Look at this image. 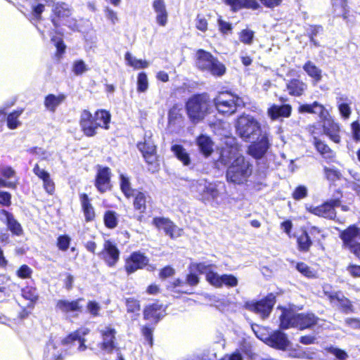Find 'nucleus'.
<instances>
[{"instance_id":"1","label":"nucleus","mask_w":360,"mask_h":360,"mask_svg":"<svg viewBox=\"0 0 360 360\" xmlns=\"http://www.w3.org/2000/svg\"><path fill=\"white\" fill-rule=\"evenodd\" d=\"M212 105V101L206 94L192 96L186 105L188 118L194 124L200 122L211 112Z\"/></svg>"},{"instance_id":"2","label":"nucleus","mask_w":360,"mask_h":360,"mask_svg":"<svg viewBox=\"0 0 360 360\" xmlns=\"http://www.w3.org/2000/svg\"><path fill=\"white\" fill-rule=\"evenodd\" d=\"M281 311L280 327L282 329L297 328L300 330H304L311 328L318 321V318L311 313L296 314L291 310L283 308H281Z\"/></svg>"},{"instance_id":"3","label":"nucleus","mask_w":360,"mask_h":360,"mask_svg":"<svg viewBox=\"0 0 360 360\" xmlns=\"http://www.w3.org/2000/svg\"><path fill=\"white\" fill-rule=\"evenodd\" d=\"M236 133L245 142H251L258 139L266 132L263 131L260 123L252 116L243 115L236 122Z\"/></svg>"},{"instance_id":"4","label":"nucleus","mask_w":360,"mask_h":360,"mask_svg":"<svg viewBox=\"0 0 360 360\" xmlns=\"http://www.w3.org/2000/svg\"><path fill=\"white\" fill-rule=\"evenodd\" d=\"M252 173V165L245 157H238L228 166L226 179L235 184L246 183Z\"/></svg>"},{"instance_id":"5","label":"nucleus","mask_w":360,"mask_h":360,"mask_svg":"<svg viewBox=\"0 0 360 360\" xmlns=\"http://www.w3.org/2000/svg\"><path fill=\"white\" fill-rule=\"evenodd\" d=\"M212 103L219 113L226 115L235 113L238 108L244 105L242 98L229 91L219 93Z\"/></svg>"},{"instance_id":"6","label":"nucleus","mask_w":360,"mask_h":360,"mask_svg":"<svg viewBox=\"0 0 360 360\" xmlns=\"http://www.w3.org/2000/svg\"><path fill=\"white\" fill-rule=\"evenodd\" d=\"M198 68L210 72L216 77H221L226 72V67L210 53L199 49L196 53Z\"/></svg>"},{"instance_id":"7","label":"nucleus","mask_w":360,"mask_h":360,"mask_svg":"<svg viewBox=\"0 0 360 360\" xmlns=\"http://www.w3.org/2000/svg\"><path fill=\"white\" fill-rule=\"evenodd\" d=\"M238 157H244L240 154V146L233 137H226L221 148L219 162L224 165L229 166L233 160Z\"/></svg>"},{"instance_id":"8","label":"nucleus","mask_w":360,"mask_h":360,"mask_svg":"<svg viewBox=\"0 0 360 360\" xmlns=\"http://www.w3.org/2000/svg\"><path fill=\"white\" fill-rule=\"evenodd\" d=\"M88 333L89 330L87 329L78 330L61 339V344L65 348V352H68L69 354H73L72 347L75 346L77 343L78 345L77 348L78 352H84L86 350L87 346L85 345L86 339L84 336Z\"/></svg>"},{"instance_id":"9","label":"nucleus","mask_w":360,"mask_h":360,"mask_svg":"<svg viewBox=\"0 0 360 360\" xmlns=\"http://www.w3.org/2000/svg\"><path fill=\"white\" fill-rule=\"evenodd\" d=\"M250 143L251 144L248 146L247 152L255 159L262 158L271 146L269 134L266 131L260 135L258 139Z\"/></svg>"},{"instance_id":"10","label":"nucleus","mask_w":360,"mask_h":360,"mask_svg":"<svg viewBox=\"0 0 360 360\" xmlns=\"http://www.w3.org/2000/svg\"><path fill=\"white\" fill-rule=\"evenodd\" d=\"M323 292L330 303L340 307L345 312L352 311L351 302L341 292L333 291L330 285H323Z\"/></svg>"},{"instance_id":"11","label":"nucleus","mask_w":360,"mask_h":360,"mask_svg":"<svg viewBox=\"0 0 360 360\" xmlns=\"http://www.w3.org/2000/svg\"><path fill=\"white\" fill-rule=\"evenodd\" d=\"M275 298L272 295L259 302H248L245 303V308L254 311L262 318L267 317L271 311L275 304Z\"/></svg>"},{"instance_id":"12","label":"nucleus","mask_w":360,"mask_h":360,"mask_svg":"<svg viewBox=\"0 0 360 360\" xmlns=\"http://www.w3.org/2000/svg\"><path fill=\"white\" fill-rule=\"evenodd\" d=\"M339 206H340V200L335 199L320 206L310 207L309 212L319 217L333 219L335 217V207Z\"/></svg>"},{"instance_id":"13","label":"nucleus","mask_w":360,"mask_h":360,"mask_svg":"<svg viewBox=\"0 0 360 360\" xmlns=\"http://www.w3.org/2000/svg\"><path fill=\"white\" fill-rule=\"evenodd\" d=\"M68 354L61 344L60 340L50 341L44 352V358L46 360H62L63 356Z\"/></svg>"},{"instance_id":"14","label":"nucleus","mask_w":360,"mask_h":360,"mask_svg":"<svg viewBox=\"0 0 360 360\" xmlns=\"http://www.w3.org/2000/svg\"><path fill=\"white\" fill-rule=\"evenodd\" d=\"M100 333L102 337L100 348L107 353L112 352L115 347V329L110 326H105L100 330Z\"/></svg>"},{"instance_id":"15","label":"nucleus","mask_w":360,"mask_h":360,"mask_svg":"<svg viewBox=\"0 0 360 360\" xmlns=\"http://www.w3.org/2000/svg\"><path fill=\"white\" fill-rule=\"evenodd\" d=\"M325 116L321 117L323 120V129L324 134L328 136L331 141L338 143L340 141V127L338 123L330 117L328 112L325 114Z\"/></svg>"},{"instance_id":"16","label":"nucleus","mask_w":360,"mask_h":360,"mask_svg":"<svg viewBox=\"0 0 360 360\" xmlns=\"http://www.w3.org/2000/svg\"><path fill=\"white\" fill-rule=\"evenodd\" d=\"M100 256L109 266H113L120 259V251L115 244L110 240H106Z\"/></svg>"},{"instance_id":"17","label":"nucleus","mask_w":360,"mask_h":360,"mask_svg":"<svg viewBox=\"0 0 360 360\" xmlns=\"http://www.w3.org/2000/svg\"><path fill=\"white\" fill-rule=\"evenodd\" d=\"M340 238L342 240L343 247L349 249L351 246L358 243L357 241L360 240V228L355 225L349 226L341 231Z\"/></svg>"},{"instance_id":"18","label":"nucleus","mask_w":360,"mask_h":360,"mask_svg":"<svg viewBox=\"0 0 360 360\" xmlns=\"http://www.w3.org/2000/svg\"><path fill=\"white\" fill-rule=\"evenodd\" d=\"M111 172L108 167H99L95 181V186L100 193L110 190Z\"/></svg>"},{"instance_id":"19","label":"nucleus","mask_w":360,"mask_h":360,"mask_svg":"<svg viewBox=\"0 0 360 360\" xmlns=\"http://www.w3.org/2000/svg\"><path fill=\"white\" fill-rule=\"evenodd\" d=\"M137 147L148 164H153L156 161V147L150 136L147 137L146 135L144 142L139 143Z\"/></svg>"},{"instance_id":"20","label":"nucleus","mask_w":360,"mask_h":360,"mask_svg":"<svg viewBox=\"0 0 360 360\" xmlns=\"http://www.w3.org/2000/svg\"><path fill=\"white\" fill-rule=\"evenodd\" d=\"M153 224L158 229H163L165 233L171 238H177L181 236V231L169 219L164 217H155Z\"/></svg>"},{"instance_id":"21","label":"nucleus","mask_w":360,"mask_h":360,"mask_svg":"<svg viewBox=\"0 0 360 360\" xmlns=\"http://www.w3.org/2000/svg\"><path fill=\"white\" fill-rule=\"evenodd\" d=\"M148 259L140 252H134L127 259L125 269L128 274H132L147 265Z\"/></svg>"},{"instance_id":"22","label":"nucleus","mask_w":360,"mask_h":360,"mask_svg":"<svg viewBox=\"0 0 360 360\" xmlns=\"http://www.w3.org/2000/svg\"><path fill=\"white\" fill-rule=\"evenodd\" d=\"M91 113L88 110H84L80 117V126L85 135L93 136L98 129Z\"/></svg>"},{"instance_id":"23","label":"nucleus","mask_w":360,"mask_h":360,"mask_svg":"<svg viewBox=\"0 0 360 360\" xmlns=\"http://www.w3.org/2000/svg\"><path fill=\"white\" fill-rule=\"evenodd\" d=\"M217 266L209 262H193L191 264V271H195L201 274H205L206 281L211 284L213 277H215L217 272L215 269Z\"/></svg>"},{"instance_id":"24","label":"nucleus","mask_w":360,"mask_h":360,"mask_svg":"<svg viewBox=\"0 0 360 360\" xmlns=\"http://www.w3.org/2000/svg\"><path fill=\"white\" fill-rule=\"evenodd\" d=\"M55 15L60 20H65V25L74 30L76 27V22L73 19H69L71 15V10L69 6L65 3H58L53 8Z\"/></svg>"},{"instance_id":"25","label":"nucleus","mask_w":360,"mask_h":360,"mask_svg":"<svg viewBox=\"0 0 360 360\" xmlns=\"http://www.w3.org/2000/svg\"><path fill=\"white\" fill-rule=\"evenodd\" d=\"M264 341L269 346L282 350L285 349L290 344L286 335L280 330L274 331Z\"/></svg>"},{"instance_id":"26","label":"nucleus","mask_w":360,"mask_h":360,"mask_svg":"<svg viewBox=\"0 0 360 360\" xmlns=\"http://www.w3.org/2000/svg\"><path fill=\"white\" fill-rule=\"evenodd\" d=\"M153 8L156 14V22L161 27H165L168 22V12L163 0H154Z\"/></svg>"},{"instance_id":"27","label":"nucleus","mask_w":360,"mask_h":360,"mask_svg":"<svg viewBox=\"0 0 360 360\" xmlns=\"http://www.w3.org/2000/svg\"><path fill=\"white\" fill-rule=\"evenodd\" d=\"M211 285L220 288L224 285L228 288H233L238 285V278L232 274L219 275L217 273L215 277L212 278Z\"/></svg>"},{"instance_id":"28","label":"nucleus","mask_w":360,"mask_h":360,"mask_svg":"<svg viewBox=\"0 0 360 360\" xmlns=\"http://www.w3.org/2000/svg\"><path fill=\"white\" fill-rule=\"evenodd\" d=\"M308 85L299 79H292L286 82V89L290 96L300 97L307 90Z\"/></svg>"},{"instance_id":"29","label":"nucleus","mask_w":360,"mask_h":360,"mask_svg":"<svg viewBox=\"0 0 360 360\" xmlns=\"http://www.w3.org/2000/svg\"><path fill=\"white\" fill-rule=\"evenodd\" d=\"M82 299H78L73 301L68 300H59L56 303V309L63 313H72L81 311L82 306L80 302Z\"/></svg>"},{"instance_id":"30","label":"nucleus","mask_w":360,"mask_h":360,"mask_svg":"<svg viewBox=\"0 0 360 360\" xmlns=\"http://www.w3.org/2000/svg\"><path fill=\"white\" fill-rule=\"evenodd\" d=\"M183 109L181 107L174 105L168 112L169 127H181L183 124Z\"/></svg>"},{"instance_id":"31","label":"nucleus","mask_w":360,"mask_h":360,"mask_svg":"<svg viewBox=\"0 0 360 360\" xmlns=\"http://www.w3.org/2000/svg\"><path fill=\"white\" fill-rule=\"evenodd\" d=\"M144 319L151 320L157 323L164 316V310L161 305L153 304L146 307L143 311Z\"/></svg>"},{"instance_id":"32","label":"nucleus","mask_w":360,"mask_h":360,"mask_svg":"<svg viewBox=\"0 0 360 360\" xmlns=\"http://www.w3.org/2000/svg\"><path fill=\"white\" fill-rule=\"evenodd\" d=\"M292 107L288 105H273L271 108L268 109V115L272 120H276L280 117H289L291 115Z\"/></svg>"},{"instance_id":"33","label":"nucleus","mask_w":360,"mask_h":360,"mask_svg":"<svg viewBox=\"0 0 360 360\" xmlns=\"http://www.w3.org/2000/svg\"><path fill=\"white\" fill-rule=\"evenodd\" d=\"M313 143L317 151L328 161H331L335 158V153L321 139L314 137Z\"/></svg>"},{"instance_id":"34","label":"nucleus","mask_w":360,"mask_h":360,"mask_svg":"<svg viewBox=\"0 0 360 360\" xmlns=\"http://www.w3.org/2000/svg\"><path fill=\"white\" fill-rule=\"evenodd\" d=\"M303 70L313 79L314 84L322 79V70L313 62L309 60L303 65Z\"/></svg>"},{"instance_id":"35","label":"nucleus","mask_w":360,"mask_h":360,"mask_svg":"<svg viewBox=\"0 0 360 360\" xmlns=\"http://www.w3.org/2000/svg\"><path fill=\"white\" fill-rule=\"evenodd\" d=\"M298 111L300 113L308 112L319 114L320 117L325 116V114H327V110L325 109L323 105L317 101L314 102L312 104L301 105L298 108Z\"/></svg>"},{"instance_id":"36","label":"nucleus","mask_w":360,"mask_h":360,"mask_svg":"<svg viewBox=\"0 0 360 360\" xmlns=\"http://www.w3.org/2000/svg\"><path fill=\"white\" fill-rule=\"evenodd\" d=\"M203 193L198 196V199L204 202H211L217 199L219 196V191L216 186L207 181L205 189Z\"/></svg>"},{"instance_id":"37","label":"nucleus","mask_w":360,"mask_h":360,"mask_svg":"<svg viewBox=\"0 0 360 360\" xmlns=\"http://www.w3.org/2000/svg\"><path fill=\"white\" fill-rule=\"evenodd\" d=\"M196 142L200 150L205 156H208L212 153L213 142L209 136L201 135L197 139Z\"/></svg>"},{"instance_id":"38","label":"nucleus","mask_w":360,"mask_h":360,"mask_svg":"<svg viewBox=\"0 0 360 360\" xmlns=\"http://www.w3.org/2000/svg\"><path fill=\"white\" fill-rule=\"evenodd\" d=\"M65 98V97L63 94L58 96L49 94L45 98L44 105L48 110L55 112L56 108L63 102Z\"/></svg>"},{"instance_id":"39","label":"nucleus","mask_w":360,"mask_h":360,"mask_svg":"<svg viewBox=\"0 0 360 360\" xmlns=\"http://www.w3.org/2000/svg\"><path fill=\"white\" fill-rule=\"evenodd\" d=\"M80 200L86 221H89L93 220L95 217V213L88 195L85 193L82 194L80 195Z\"/></svg>"},{"instance_id":"40","label":"nucleus","mask_w":360,"mask_h":360,"mask_svg":"<svg viewBox=\"0 0 360 360\" xmlns=\"http://www.w3.org/2000/svg\"><path fill=\"white\" fill-rule=\"evenodd\" d=\"M97 126L105 129H108V124L110 121V115L105 110H98L93 115Z\"/></svg>"},{"instance_id":"41","label":"nucleus","mask_w":360,"mask_h":360,"mask_svg":"<svg viewBox=\"0 0 360 360\" xmlns=\"http://www.w3.org/2000/svg\"><path fill=\"white\" fill-rule=\"evenodd\" d=\"M172 151L174 153L175 156L184 164V165H190L191 158L189 154L182 146H172Z\"/></svg>"},{"instance_id":"42","label":"nucleus","mask_w":360,"mask_h":360,"mask_svg":"<svg viewBox=\"0 0 360 360\" xmlns=\"http://www.w3.org/2000/svg\"><path fill=\"white\" fill-rule=\"evenodd\" d=\"M134 206L136 210H139L141 212H143L146 208V202H147V195L146 193L135 191L134 195Z\"/></svg>"},{"instance_id":"43","label":"nucleus","mask_w":360,"mask_h":360,"mask_svg":"<svg viewBox=\"0 0 360 360\" xmlns=\"http://www.w3.org/2000/svg\"><path fill=\"white\" fill-rule=\"evenodd\" d=\"M124 58L127 62V64L133 67L134 69H143L148 68L149 65V63L148 61L137 59L129 52H127L125 53Z\"/></svg>"},{"instance_id":"44","label":"nucleus","mask_w":360,"mask_h":360,"mask_svg":"<svg viewBox=\"0 0 360 360\" xmlns=\"http://www.w3.org/2000/svg\"><path fill=\"white\" fill-rule=\"evenodd\" d=\"M120 188L127 198H130L134 195V191L131 186L128 176L123 174L120 176Z\"/></svg>"},{"instance_id":"45","label":"nucleus","mask_w":360,"mask_h":360,"mask_svg":"<svg viewBox=\"0 0 360 360\" xmlns=\"http://www.w3.org/2000/svg\"><path fill=\"white\" fill-rule=\"evenodd\" d=\"M32 2V15L34 19L40 20L41 15L44 11L45 4L48 3V0H30Z\"/></svg>"},{"instance_id":"46","label":"nucleus","mask_w":360,"mask_h":360,"mask_svg":"<svg viewBox=\"0 0 360 360\" xmlns=\"http://www.w3.org/2000/svg\"><path fill=\"white\" fill-rule=\"evenodd\" d=\"M207 181L205 179L192 180L189 184V188L191 193H195L196 197L203 193V190L205 189Z\"/></svg>"},{"instance_id":"47","label":"nucleus","mask_w":360,"mask_h":360,"mask_svg":"<svg viewBox=\"0 0 360 360\" xmlns=\"http://www.w3.org/2000/svg\"><path fill=\"white\" fill-rule=\"evenodd\" d=\"M105 225L109 229H114L117 225V214L114 211H107L104 214Z\"/></svg>"},{"instance_id":"48","label":"nucleus","mask_w":360,"mask_h":360,"mask_svg":"<svg viewBox=\"0 0 360 360\" xmlns=\"http://www.w3.org/2000/svg\"><path fill=\"white\" fill-rule=\"evenodd\" d=\"M254 37L255 32L249 29H244L238 34L240 41L247 45H251L252 44Z\"/></svg>"},{"instance_id":"49","label":"nucleus","mask_w":360,"mask_h":360,"mask_svg":"<svg viewBox=\"0 0 360 360\" xmlns=\"http://www.w3.org/2000/svg\"><path fill=\"white\" fill-rule=\"evenodd\" d=\"M22 110H18L10 113L7 117V125L11 129H16L20 125L18 117L22 114Z\"/></svg>"},{"instance_id":"50","label":"nucleus","mask_w":360,"mask_h":360,"mask_svg":"<svg viewBox=\"0 0 360 360\" xmlns=\"http://www.w3.org/2000/svg\"><path fill=\"white\" fill-rule=\"evenodd\" d=\"M299 249L302 251H307L311 245V239L307 232H303L297 238Z\"/></svg>"},{"instance_id":"51","label":"nucleus","mask_w":360,"mask_h":360,"mask_svg":"<svg viewBox=\"0 0 360 360\" xmlns=\"http://www.w3.org/2000/svg\"><path fill=\"white\" fill-rule=\"evenodd\" d=\"M125 304L127 307V311L129 313L139 312L141 309L139 301L134 297L126 298Z\"/></svg>"},{"instance_id":"52","label":"nucleus","mask_w":360,"mask_h":360,"mask_svg":"<svg viewBox=\"0 0 360 360\" xmlns=\"http://www.w3.org/2000/svg\"><path fill=\"white\" fill-rule=\"evenodd\" d=\"M148 88V77L145 72H141L137 77V91L143 93L147 91Z\"/></svg>"},{"instance_id":"53","label":"nucleus","mask_w":360,"mask_h":360,"mask_svg":"<svg viewBox=\"0 0 360 360\" xmlns=\"http://www.w3.org/2000/svg\"><path fill=\"white\" fill-rule=\"evenodd\" d=\"M296 269L300 273L307 278H314L316 276V272L305 263H297L296 264Z\"/></svg>"},{"instance_id":"54","label":"nucleus","mask_w":360,"mask_h":360,"mask_svg":"<svg viewBox=\"0 0 360 360\" xmlns=\"http://www.w3.org/2000/svg\"><path fill=\"white\" fill-rule=\"evenodd\" d=\"M72 70L75 75H81L88 70V68L84 61L77 60L73 63Z\"/></svg>"},{"instance_id":"55","label":"nucleus","mask_w":360,"mask_h":360,"mask_svg":"<svg viewBox=\"0 0 360 360\" xmlns=\"http://www.w3.org/2000/svg\"><path fill=\"white\" fill-rule=\"evenodd\" d=\"M8 229L15 235L20 236L22 233V229L19 222L14 217L10 219L7 224Z\"/></svg>"},{"instance_id":"56","label":"nucleus","mask_w":360,"mask_h":360,"mask_svg":"<svg viewBox=\"0 0 360 360\" xmlns=\"http://www.w3.org/2000/svg\"><path fill=\"white\" fill-rule=\"evenodd\" d=\"M101 307L99 303L96 301H89L86 305V311L91 316L96 317L99 316Z\"/></svg>"},{"instance_id":"57","label":"nucleus","mask_w":360,"mask_h":360,"mask_svg":"<svg viewBox=\"0 0 360 360\" xmlns=\"http://www.w3.org/2000/svg\"><path fill=\"white\" fill-rule=\"evenodd\" d=\"M30 153L37 155L38 158L43 160H48L51 154L49 151L44 150L42 148L35 147L30 149Z\"/></svg>"},{"instance_id":"58","label":"nucleus","mask_w":360,"mask_h":360,"mask_svg":"<svg viewBox=\"0 0 360 360\" xmlns=\"http://www.w3.org/2000/svg\"><path fill=\"white\" fill-rule=\"evenodd\" d=\"M324 173L326 178L330 181L339 179L341 175L338 170L328 167H324Z\"/></svg>"},{"instance_id":"59","label":"nucleus","mask_w":360,"mask_h":360,"mask_svg":"<svg viewBox=\"0 0 360 360\" xmlns=\"http://www.w3.org/2000/svg\"><path fill=\"white\" fill-rule=\"evenodd\" d=\"M307 195V189L304 186H300L296 188L292 193L295 200H300L305 198Z\"/></svg>"},{"instance_id":"60","label":"nucleus","mask_w":360,"mask_h":360,"mask_svg":"<svg viewBox=\"0 0 360 360\" xmlns=\"http://www.w3.org/2000/svg\"><path fill=\"white\" fill-rule=\"evenodd\" d=\"M70 238L68 236H60L58 238V247L60 250L65 251L69 248Z\"/></svg>"},{"instance_id":"61","label":"nucleus","mask_w":360,"mask_h":360,"mask_svg":"<svg viewBox=\"0 0 360 360\" xmlns=\"http://www.w3.org/2000/svg\"><path fill=\"white\" fill-rule=\"evenodd\" d=\"M104 12L106 18L110 20L112 24L115 25L119 21L117 13L110 8L106 7Z\"/></svg>"},{"instance_id":"62","label":"nucleus","mask_w":360,"mask_h":360,"mask_svg":"<svg viewBox=\"0 0 360 360\" xmlns=\"http://www.w3.org/2000/svg\"><path fill=\"white\" fill-rule=\"evenodd\" d=\"M329 352L339 360H346L348 358L347 354L342 349L336 347H330Z\"/></svg>"},{"instance_id":"63","label":"nucleus","mask_w":360,"mask_h":360,"mask_svg":"<svg viewBox=\"0 0 360 360\" xmlns=\"http://www.w3.org/2000/svg\"><path fill=\"white\" fill-rule=\"evenodd\" d=\"M195 26L198 30L205 32L207 30V20L203 16L198 15L195 20Z\"/></svg>"},{"instance_id":"64","label":"nucleus","mask_w":360,"mask_h":360,"mask_svg":"<svg viewBox=\"0 0 360 360\" xmlns=\"http://www.w3.org/2000/svg\"><path fill=\"white\" fill-rule=\"evenodd\" d=\"M347 271L354 278L360 277V265L350 264L347 267Z\"/></svg>"}]
</instances>
